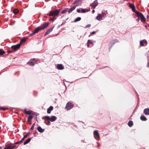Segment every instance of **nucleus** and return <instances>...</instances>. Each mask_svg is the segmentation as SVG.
<instances>
[{"mask_svg": "<svg viewBox=\"0 0 149 149\" xmlns=\"http://www.w3.org/2000/svg\"><path fill=\"white\" fill-rule=\"evenodd\" d=\"M74 107V104L70 102H68L66 104L65 109L67 111L70 110Z\"/></svg>", "mask_w": 149, "mask_h": 149, "instance_id": "obj_1", "label": "nucleus"}, {"mask_svg": "<svg viewBox=\"0 0 149 149\" xmlns=\"http://www.w3.org/2000/svg\"><path fill=\"white\" fill-rule=\"evenodd\" d=\"M58 14L56 10L55 11L51 10L49 13L47 14V15L49 16H52L53 17H56L58 15Z\"/></svg>", "mask_w": 149, "mask_h": 149, "instance_id": "obj_2", "label": "nucleus"}, {"mask_svg": "<svg viewBox=\"0 0 149 149\" xmlns=\"http://www.w3.org/2000/svg\"><path fill=\"white\" fill-rule=\"evenodd\" d=\"M93 134L95 138L97 140H99L100 139V134L97 130H95L93 132Z\"/></svg>", "mask_w": 149, "mask_h": 149, "instance_id": "obj_3", "label": "nucleus"}, {"mask_svg": "<svg viewBox=\"0 0 149 149\" xmlns=\"http://www.w3.org/2000/svg\"><path fill=\"white\" fill-rule=\"evenodd\" d=\"M56 68L58 70H62L64 68V65L61 64H57L55 65Z\"/></svg>", "mask_w": 149, "mask_h": 149, "instance_id": "obj_4", "label": "nucleus"}, {"mask_svg": "<svg viewBox=\"0 0 149 149\" xmlns=\"http://www.w3.org/2000/svg\"><path fill=\"white\" fill-rule=\"evenodd\" d=\"M54 26L52 27H51L50 28L47 29L45 33L44 36H45L47 35H48L51 32H52L54 27Z\"/></svg>", "mask_w": 149, "mask_h": 149, "instance_id": "obj_5", "label": "nucleus"}, {"mask_svg": "<svg viewBox=\"0 0 149 149\" xmlns=\"http://www.w3.org/2000/svg\"><path fill=\"white\" fill-rule=\"evenodd\" d=\"M42 27V25L41 26H39L36 27L34 31L36 33H38L40 31H42L44 30V29H42L41 27Z\"/></svg>", "mask_w": 149, "mask_h": 149, "instance_id": "obj_6", "label": "nucleus"}, {"mask_svg": "<svg viewBox=\"0 0 149 149\" xmlns=\"http://www.w3.org/2000/svg\"><path fill=\"white\" fill-rule=\"evenodd\" d=\"M37 61L36 60H35L34 62H33L32 61H29L27 63V64L31 66H34L35 64L37 63Z\"/></svg>", "mask_w": 149, "mask_h": 149, "instance_id": "obj_7", "label": "nucleus"}, {"mask_svg": "<svg viewBox=\"0 0 149 149\" xmlns=\"http://www.w3.org/2000/svg\"><path fill=\"white\" fill-rule=\"evenodd\" d=\"M82 1L81 0H76L75 1V8L76 7L81 6V4Z\"/></svg>", "mask_w": 149, "mask_h": 149, "instance_id": "obj_8", "label": "nucleus"}, {"mask_svg": "<svg viewBox=\"0 0 149 149\" xmlns=\"http://www.w3.org/2000/svg\"><path fill=\"white\" fill-rule=\"evenodd\" d=\"M50 23L49 22H45L42 25V27H41L42 29H45L47 28L49 26Z\"/></svg>", "mask_w": 149, "mask_h": 149, "instance_id": "obj_9", "label": "nucleus"}, {"mask_svg": "<svg viewBox=\"0 0 149 149\" xmlns=\"http://www.w3.org/2000/svg\"><path fill=\"white\" fill-rule=\"evenodd\" d=\"M118 41L116 39H114L113 40H111L109 43V45L110 44L111 45L110 48H109V49H110L111 48L112 46L116 42H118Z\"/></svg>", "mask_w": 149, "mask_h": 149, "instance_id": "obj_10", "label": "nucleus"}, {"mask_svg": "<svg viewBox=\"0 0 149 149\" xmlns=\"http://www.w3.org/2000/svg\"><path fill=\"white\" fill-rule=\"evenodd\" d=\"M21 111L24 112L27 115H29L31 114V112H32V111L31 110H29L27 111L26 109H25L24 111H23V109H21Z\"/></svg>", "mask_w": 149, "mask_h": 149, "instance_id": "obj_11", "label": "nucleus"}, {"mask_svg": "<svg viewBox=\"0 0 149 149\" xmlns=\"http://www.w3.org/2000/svg\"><path fill=\"white\" fill-rule=\"evenodd\" d=\"M27 136H28V135H24V136L22 139H21V140L16 142L15 144H18L19 143H20L22 142L23 141L24 139H25L26 138Z\"/></svg>", "mask_w": 149, "mask_h": 149, "instance_id": "obj_12", "label": "nucleus"}, {"mask_svg": "<svg viewBox=\"0 0 149 149\" xmlns=\"http://www.w3.org/2000/svg\"><path fill=\"white\" fill-rule=\"evenodd\" d=\"M11 48L12 50L15 51H16L19 48L17 44L12 46Z\"/></svg>", "mask_w": 149, "mask_h": 149, "instance_id": "obj_13", "label": "nucleus"}, {"mask_svg": "<svg viewBox=\"0 0 149 149\" xmlns=\"http://www.w3.org/2000/svg\"><path fill=\"white\" fill-rule=\"evenodd\" d=\"M50 121L51 122H53L55 121L57 119V117L54 116H50Z\"/></svg>", "mask_w": 149, "mask_h": 149, "instance_id": "obj_14", "label": "nucleus"}, {"mask_svg": "<svg viewBox=\"0 0 149 149\" xmlns=\"http://www.w3.org/2000/svg\"><path fill=\"white\" fill-rule=\"evenodd\" d=\"M37 130L40 133L43 132L45 130V129L42 128V127L39 125L37 127Z\"/></svg>", "mask_w": 149, "mask_h": 149, "instance_id": "obj_15", "label": "nucleus"}, {"mask_svg": "<svg viewBox=\"0 0 149 149\" xmlns=\"http://www.w3.org/2000/svg\"><path fill=\"white\" fill-rule=\"evenodd\" d=\"M54 107L52 106H50L47 110V113L49 114L51 113V112L52 111Z\"/></svg>", "mask_w": 149, "mask_h": 149, "instance_id": "obj_16", "label": "nucleus"}, {"mask_svg": "<svg viewBox=\"0 0 149 149\" xmlns=\"http://www.w3.org/2000/svg\"><path fill=\"white\" fill-rule=\"evenodd\" d=\"M143 112L145 115H149V108H148L144 109L143 110Z\"/></svg>", "mask_w": 149, "mask_h": 149, "instance_id": "obj_17", "label": "nucleus"}, {"mask_svg": "<svg viewBox=\"0 0 149 149\" xmlns=\"http://www.w3.org/2000/svg\"><path fill=\"white\" fill-rule=\"evenodd\" d=\"M33 138V137L29 138L28 139L26 140L23 143L24 145H25L29 143L31 141V139Z\"/></svg>", "mask_w": 149, "mask_h": 149, "instance_id": "obj_18", "label": "nucleus"}, {"mask_svg": "<svg viewBox=\"0 0 149 149\" xmlns=\"http://www.w3.org/2000/svg\"><path fill=\"white\" fill-rule=\"evenodd\" d=\"M98 5V3L97 0H95L94 1L93 4L91 6L93 7V8H95Z\"/></svg>", "mask_w": 149, "mask_h": 149, "instance_id": "obj_19", "label": "nucleus"}, {"mask_svg": "<svg viewBox=\"0 0 149 149\" xmlns=\"http://www.w3.org/2000/svg\"><path fill=\"white\" fill-rule=\"evenodd\" d=\"M74 10V5L71 7L70 8L68 9V12L69 13L72 12L73 10Z\"/></svg>", "mask_w": 149, "mask_h": 149, "instance_id": "obj_20", "label": "nucleus"}, {"mask_svg": "<svg viewBox=\"0 0 149 149\" xmlns=\"http://www.w3.org/2000/svg\"><path fill=\"white\" fill-rule=\"evenodd\" d=\"M50 116H45L44 117H42V120H50Z\"/></svg>", "mask_w": 149, "mask_h": 149, "instance_id": "obj_21", "label": "nucleus"}, {"mask_svg": "<svg viewBox=\"0 0 149 149\" xmlns=\"http://www.w3.org/2000/svg\"><path fill=\"white\" fill-rule=\"evenodd\" d=\"M135 14L139 18H141V16L143 15L141 13L139 12V11L137 12L136 13L135 12Z\"/></svg>", "mask_w": 149, "mask_h": 149, "instance_id": "obj_22", "label": "nucleus"}, {"mask_svg": "<svg viewBox=\"0 0 149 149\" xmlns=\"http://www.w3.org/2000/svg\"><path fill=\"white\" fill-rule=\"evenodd\" d=\"M96 19L99 21H100L102 19V17L100 14H98L97 16L96 17Z\"/></svg>", "mask_w": 149, "mask_h": 149, "instance_id": "obj_23", "label": "nucleus"}, {"mask_svg": "<svg viewBox=\"0 0 149 149\" xmlns=\"http://www.w3.org/2000/svg\"><path fill=\"white\" fill-rule=\"evenodd\" d=\"M140 119L143 121H146L147 120L146 117L143 115H141L140 118Z\"/></svg>", "mask_w": 149, "mask_h": 149, "instance_id": "obj_24", "label": "nucleus"}, {"mask_svg": "<svg viewBox=\"0 0 149 149\" xmlns=\"http://www.w3.org/2000/svg\"><path fill=\"white\" fill-rule=\"evenodd\" d=\"M141 20V22H145L146 21V19L143 15L141 16V17L140 18Z\"/></svg>", "mask_w": 149, "mask_h": 149, "instance_id": "obj_25", "label": "nucleus"}, {"mask_svg": "<svg viewBox=\"0 0 149 149\" xmlns=\"http://www.w3.org/2000/svg\"><path fill=\"white\" fill-rule=\"evenodd\" d=\"M13 13L15 14H17L19 13V11L18 9L15 8L13 11Z\"/></svg>", "mask_w": 149, "mask_h": 149, "instance_id": "obj_26", "label": "nucleus"}, {"mask_svg": "<svg viewBox=\"0 0 149 149\" xmlns=\"http://www.w3.org/2000/svg\"><path fill=\"white\" fill-rule=\"evenodd\" d=\"M68 8H65L62 11H61L60 13L62 14H64L68 12Z\"/></svg>", "mask_w": 149, "mask_h": 149, "instance_id": "obj_27", "label": "nucleus"}, {"mask_svg": "<svg viewBox=\"0 0 149 149\" xmlns=\"http://www.w3.org/2000/svg\"><path fill=\"white\" fill-rule=\"evenodd\" d=\"M6 53V52L3 49H0V55H2Z\"/></svg>", "mask_w": 149, "mask_h": 149, "instance_id": "obj_28", "label": "nucleus"}, {"mask_svg": "<svg viewBox=\"0 0 149 149\" xmlns=\"http://www.w3.org/2000/svg\"><path fill=\"white\" fill-rule=\"evenodd\" d=\"M133 122L132 120L129 121L128 123V125L130 127H131L133 125Z\"/></svg>", "mask_w": 149, "mask_h": 149, "instance_id": "obj_29", "label": "nucleus"}, {"mask_svg": "<svg viewBox=\"0 0 149 149\" xmlns=\"http://www.w3.org/2000/svg\"><path fill=\"white\" fill-rule=\"evenodd\" d=\"M33 117L32 116L29 115L27 118V121H31Z\"/></svg>", "mask_w": 149, "mask_h": 149, "instance_id": "obj_30", "label": "nucleus"}, {"mask_svg": "<svg viewBox=\"0 0 149 149\" xmlns=\"http://www.w3.org/2000/svg\"><path fill=\"white\" fill-rule=\"evenodd\" d=\"M56 19V18H54V17H53L52 18L49 17V22H54Z\"/></svg>", "mask_w": 149, "mask_h": 149, "instance_id": "obj_31", "label": "nucleus"}, {"mask_svg": "<svg viewBox=\"0 0 149 149\" xmlns=\"http://www.w3.org/2000/svg\"><path fill=\"white\" fill-rule=\"evenodd\" d=\"M8 149H13L15 148V146H11L9 144L8 145Z\"/></svg>", "mask_w": 149, "mask_h": 149, "instance_id": "obj_32", "label": "nucleus"}, {"mask_svg": "<svg viewBox=\"0 0 149 149\" xmlns=\"http://www.w3.org/2000/svg\"><path fill=\"white\" fill-rule=\"evenodd\" d=\"M6 109H8V108L7 107H0V109H1V110L3 111H5L6 110Z\"/></svg>", "mask_w": 149, "mask_h": 149, "instance_id": "obj_33", "label": "nucleus"}, {"mask_svg": "<svg viewBox=\"0 0 149 149\" xmlns=\"http://www.w3.org/2000/svg\"><path fill=\"white\" fill-rule=\"evenodd\" d=\"M129 6L130 7V8H133L135 6L134 4L130 3H129Z\"/></svg>", "mask_w": 149, "mask_h": 149, "instance_id": "obj_34", "label": "nucleus"}, {"mask_svg": "<svg viewBox=\"0 0 149 149\" xmlns=\"http://www.w3.org/2000/svg\"><path fill=\"white\" fill-rule=\"evenodd\" d=\"M35 125V123H34L33 124L31 128L29 129V130L31 131V130H33L34 128V126Z\"/></svg>", "mask_w": 149, "mask_h": 149, "instance_id": "obj_35", "label": "nucleus"}, {"mask_svg": "<svg viewBox=\"0 0 149 149\" xmlns=\"http://www.w3.org/2000/svg\"><path fill=\"white\" fill-rule=\"evenodd\" d=\"M26 40L24 38H22L20 40V41L22 43H25L26 42Z\"/></svg>", "mask_w": 149, "mask_h": 149, "instance_id": "obj_36", "label": "nucleus"}, {"mask_svg": "<svg viewBox=\"0 0 149 149\" xmlns=\"http://www.w3.org/2000/svg\"><path fill=\"white\" fill-rule=\"evenodd\" d=\"M81 17H77L76 19H75V22L79 21H80L81 20Z\"/></svg>", "mask_w": 149, "mask_h": 149, "instance_id": "obj_37", "label": "nucleus"}, {"mask_svg": "<svg viewBox=\"0 0 149 149\" xmlns=\"http://www.w3.org/2000/svg\"><path fill=\"white\" fill-rule=\"evenodd\" d=\"M132 11L133 12H134L135 13V12L136 13V12H138V11H136V9H135V6H134V7L133 8H132Z\"/></svg>", "mask_w": 149, "mask_h": 149, "instance_id": "obj_38", "label": "nucleus"}, {"mask_svg": "<svg viewBox=\"0 0 149 149\" xmlns=\"http://www.w3.org/2000/svg\"><path fill=\"white\" fill-rule=\"evenodd\" d=\"M36 34V33L35 32L33 31L32 33H31L30 34H29V36H33L34 35H35Z\"/></svg>", "mask_w": 149, "mask_h": 149, "instance_id": "obj_39", "label": "nucleus"}, {"mask_svg": "<svg viewBox=\"0 0 149 149\" xmlns=\"http://www.w3.org/2000/svg\"><path fill=\"white\" fill-rule=\"evenodd\" d=\"M140 45L141 46H144V42L143 41V40H141L140 41Z\"/></svg>", "mask_w": 149, "mask_h": 149, "instance_id": "obj_40", "label": "nucleus"}, {"mask_svg": "<svg viewBox=\"0 0 149 149\" xmlns=\"http://www.w3.org/2000/svg\"><path fill=\"white\" fill-rule=\"evenodd\" d=\"M15 143H10V144H9V145L11 146H15V147H16V145L15 144Z\"/></svg>", "mask_w": 149, "mask_h": 149, "instance_id": "obj_41", "label": "nucleus"}, {"mask_svg": "<svg viewBox=\"0 0 149 149\" xmlns=\"http://www.w3.org/2000/svg\"><path fill=\"white\" fill-rule=\"evenodd\" d=\"M17 45L18 46L19 48H20L21 45H22V43L21 42V41H20V42L19 43L17 44Z\"/></svg>", "mask_w": 149, "mask_h": 149, "instance_id": "obj_42", "label": "nucleus"}, {"mask_svg": "<svg viewBox=\"0 0 149 149\" xmlns=\"http://www.w3.org/2000/svg\"><path fill=\"white\" fill-rule=\"evenodd\" d=\"M106 13L102 12V14H100V15H101V16L102 17H104L105 15H106Z\"/></svg>", "mask_w": 149, "mask_h": 149, "instance_id": "obj_43", "label": "nucleus"}, {"mask_svg": "<svg viewBox=\"0 0 149 149\" xmlns=\"http://www.w3.org/2000/svg\"><path fill=\"white\" fill-rule=\"evenodd\" d=\"M62 9L61 8H60L58 9H56V11H57V13L58 14H59V13L61 12V10Z\"/></svg>", "mask_w": 149, "mask_h": 149, "instance_id": "obj_44", "label": "nucleus"}, {"mask_svg": "<svg viewBox=\"0 0 149 149\" xmlns=\"http://www.w3.org/2000/svg\"><path fill=\"white\" fill-rule=\"evenodd\" d=\"M87 42L88 44H93V42H91L90 40H88L87 41Z\"/></svg>", "mask_w": 149, "mask_h": 149, "instance_id": "obj_45", "label": "nucleus"}, {"mask_svg": "<svg viewBox=\"0 0 149 149\" xmlns=\"http://www.w3.org/2000/svg\"><path fill=\"white\" fill-rule=\"evenodd\" d=\"M81 12L83 13H85L86 12V11L84 9L81 8Z\"/></svg>", "mask_w": 149, "mask_h": 149, "instance_id": "obj_46", "label": "nucleus"}, {"mask_svg": "<svg viewBox=\"0 0 149 149\" xmlns=\"http://www.w3.org/2000/svg\"><path fill=\"white\" fill-rule=\"evenodd\" d=\"M49 120L47 123V124H46V125H51V122Z\"/></svg>", "mask_w": 149, "mask_h": 149, "instance_id": "obj_47", "label": "nucleus"}, {"mask_svg": "<svg viewBox=\"0 0 149 149\" xmlns=\"http://www.w3.org/2000/svg\"><path fill=\"white\" fill-rule=\"evenodd\" d=\"M143 41L144 43L146 45H147L148 44V42L147 40H143Z\"/></svg>", "mask_w": 149, "mask_h": 149, "instance_id": "obj_48", "label": "nucleus"}, {"mask_svg": "<svg viewBox=\"0 0 149 149\" xmlns=\"http://www.w3.org/2000/svg\"><path fill=\"white\" fill-rule=\"evenodd\" d=\"M7 53L8 54H10L13 53V51L12 50H8L7 51Z\"/></svg>", "mask_w": 149, "mask_h": 149, "instance_id": "obj_49", "label": "nucleus"}, {"mask_svg": "<svg viewBox=\"0 0 149 149\" xmlns=\"http://www.w3.org/2000/svg\"><path fill=\"white\" fill-rule=\"evenodd\" d=\"M36 113V112H34L32 111V112H31V114L32 115H35Z\"/></svg>", "mask_w": 149, "mask_h": 149, "instance_id": "obj_50", "label": "nucleus"}, {"mask_svg": "<svg viewBox=\"0 0 149 149\" xmlns=\"http://www.w3.org/2000/svg\"><path fill=\"white\" fill-rule=\"evenodd\" d=\"M33 134H38V132H37V131L36 130H35L33 133Z\"/></svg>", "mask_w": 149, "mask_h": 149, "instance_id": "obj_51", "label": "nucleus"}, {"mask_svg": "<svg viewBox=\"0 0 149 149\" xmlns=\"http://www.w3.org/2000/svg\"><path fill=\"white\" fill-rule=\"evenodd\" d=\"M91 26V24H88L86 26L85 28H87L88 27H90Z\"/></svg>", "mask_w": 149, "mask_h": 149, "instance_id": "obj_52", "label": "nucleus"}, {"mask_svg": "<svg viewBox=\"0 0 149 149\" xmlns=\"http://www.w3.org/2000/svg\"><path fill=\"white\" fill-rule=\"evenodd\" d=\"M24 133L27 134L26 135H28V136L30 134V132H24Z\"/></svg>", "mask_w": 149, "mask_h": 149, "instance_id": "obj_53", "label": "nucleus"}, {"mask_svg": "<svg viewBox=\"0 0 149 149\" xmlns=\"http://www.w3.org/2000/svg\"><path fill=\"white\" fill-rule=\"evenodd\" d=\"M96 32L95 31H93L92 32H91V35H94L96 33Z\"/></svg>", "mask_w": 149, "mask_h": 149, "instance_id": "obj_54", "label": "nucleus"}, {"mask_svg": "<svg viewBox=\"0 0 149 149\" xmlns=\"http://www.w3.org/2000/svg\"><path fill=\"white\" fill-rule=\"evenodd\" d=\"M35 120H36V121L37 122H38V119H37V116H35Z\"/></svg>", "mask_w": 149, "mask_h": 149, "instance_id": "obj_55", "label": "nucleus"}, {"mask_svg": "<svg viewBox=\"0 0 149 149\" xmlns=\"http://www.w3.org/2000/svg\"><path fill=\"white\" fill-rule=\"evenodd\" d=\"M77 11L78 13H79L80 12V10L79 9H78L77 10Z\"/></svg>", "mask_w": 149, "mask_h": 149, "instance_id": "obj_56", "label": "nucleus"}, {"mask_svg": "<svg viewBox=\"0 0 149 149\" xmlns=\"http://www.w3.org/2000/svg\"><path fill=\"white\" fill-rule=\"evenodd\" d=\"M139 20H140V19H139V18H138V17L137 19H136V21L137 22H139Z\"/></svg>", "mask_w": 149, "mask_h": 149, "instance_id": "obj_57", "label": "nucleus"}, {"mask_svg": "<svg viewBox=\"0 0 149 149\" xmlns=\"http://www.w3.org/2000/svg\"><path fill=\"white\" fill-rule=\"evenodd\" d=\"M39 114L38 113H36V114L35 115V116H38V115H39Z\"/></svg>", "mask_w": 149, "mask_h": 149, "instance_id": "obj_58", "label": "nucleus"}, {"mask_svg": "<svg viewBox=\"0 0 149 149\" xmlns=\"http://www.w3.org/2000/svg\"><path fill=\"white\" fill-rule=\"evenodd\" d=\"M39 114L38 113H36V114L35 115V116H38V115H39Z\"/></svg>", "mask_w": 149, "mask_h": 149, "instance_id": "obj_59", "label": "nucleus"}, {"mask_svg": "<svg viewBox=\"0 0 149 149\" xmlns=\"http://www.w3.org/2000/svg\"><path fill=\"white\" fill-rule=\"evenodd\" d=\"M86 11V12L89 11H90V9H87Z\"/></svg>", "mask_w": 149, "mask_h": 149, "instance_id": "obj_60", "label": "nucleus"}, {"mask_svg": "<svg viewBox=\"0 0 149 149\" xmlns=\"http://www.w3.org/2000/svg\"><path fill=\"white\" fill-rule=\"evenodd\" d=\"M95 12V10H92V13H94Z\"/></svg>", "mask_w": 149, "mask_h": 149, "instance_id": "obj_61", "label": "nucleus"}, {"mask_svg": "<svg viewBox=\"0 0 149 149\" xmlns=\"http://www.w3.org/2000/svg\"><path fill=\"white\" fill-rule=\"evenodd\" d=\"M31 60H33V61H34V62L35 61V60H35V58H33V59H31Z\"/></svg>", "mask_w": 149, "mask_h": 149, "instance_id": "obj_62", "label": "nucleus"}, {"mask_svg": "<svg viewBox=\"0 0 149 149\" xmlns=\"http://www.w3.org/2000/svg\"><path fill=\"white\" fill-rule=\"evenodd\" d=\"M3 149H8V146L5 147Z\"/></svg>", "mask_w": 149, "mask_h": 149, "instance_id": "obj_63", "label": "nucleus"}, {"mask_svg": "<svg viewBox=\"0 0 149 149\" xmlns=\"http://www.w3.org/2000/svg\"><path fill=\"white\" fill-rule=\"evenodd\" d=\"M147 67L148 68H149V62L148 63V65H147Z\"/></svg>", "mask_w": 149, "mask_h": 149, "instance_id": "obj_64", "label": "nucleus"}]
</instances>
